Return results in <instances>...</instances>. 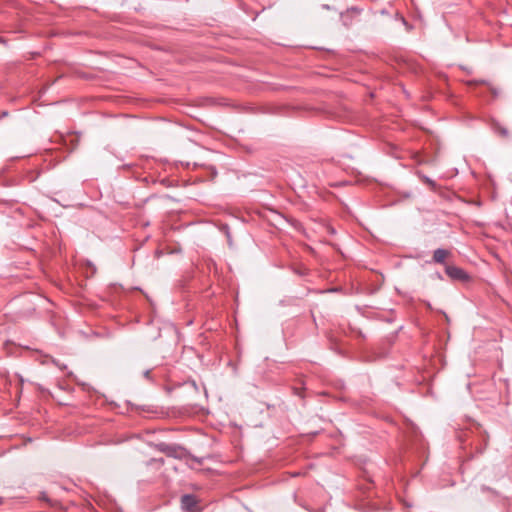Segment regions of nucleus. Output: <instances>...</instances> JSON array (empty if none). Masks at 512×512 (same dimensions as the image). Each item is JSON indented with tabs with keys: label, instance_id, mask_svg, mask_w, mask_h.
<instances>
[{
	"label": "nucleus",
	"instance_id": "f257e3e1",
	"mask_svg": "<svg viewBox=\"0 0 512 512\" xmlns=\"http://www.w3.org/2000/svg\"><path fill=\"white\" fill-rule=\"evenodd\" d=\"M445 271L446 274L453 280L466 281L469 279L467 273L459 267L448 265L446 266Z\"/></svg>",
	"mask_w": 512,
	"mask_h": 512
},
{
	"label": "nucleus",
	"instance_id": "f03ea898",
	"mask_svg": "<svg viewBox=\"0 0 512 512\" xmlns=\"http://www.w3.org/2000/svg\"><path fill=\"white\" fill-rule=\"evenodd\" d=\"M182 507L188 512H198L197 501L191 495H184L181 500Z\"/></svg>",
	"mask_w": 512,
	"mask_h": 512
},
{
	"label": "nucleus",
	"instance_id": "7ed1b4c3",
	"mask_svg": "<svg viewBox=\"0 0 512 512\" xmlns=\"http://www.w3.org/2000/svg\"><path fill=\"white\" fill-rule=\"evenodd\" d=\"M449 254V251L445 249H437L434 251L433 259L437 263H443Z\"/></svg>",
	"mask_w": 512,
	"mask_h": 512
},
{
	"label": "nucleus",
	"instance_id": "20e7f679",
	"mask_svg": "<svg viewBox=\"0 0 512 512\" xmlns=\"http://www.w3.org/2000/svg\"><path fill=\"white\" fill-rule=\"evenodd\" d=\"M499 133L503 136H507L508 135V131L505 129V128H500L499 129Z\"/></svg>",
	"mask_w": 512,
	"mask_h": 512
}]
</instances>
